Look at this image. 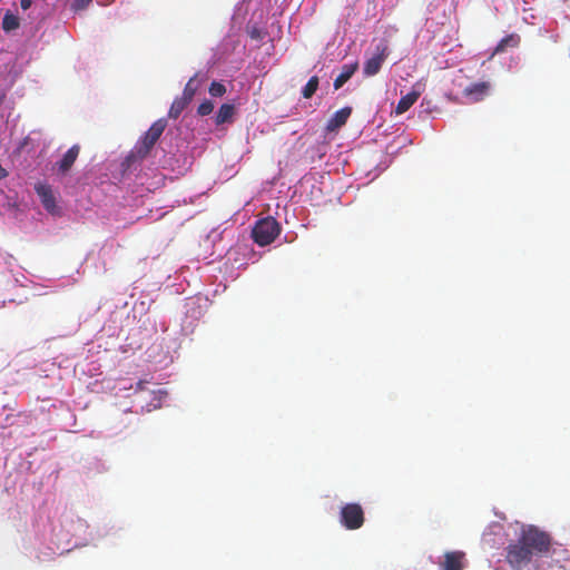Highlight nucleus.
Segmentation results:
<instances>
[{"label":"nucleus","instance_id":"nucleus-1","mask_svg":"<svg viewBox=\"0 0 570 570\" xmlns=\"http://www.w3.org/2000/svg\"><path fill=\"white\" fill-rule=\"evenodd\" d=\"M518 539L530 550L533 557L546 556L551 548L550 534L532 524L523 525Z\"/></svg>","mask_w":570,"mask_h":570},{"label":"nucleus","instance_id":"nucleus-2","mask_svg":"<svg viewBox=\"0 0 570 570\" xmlns=\"http://www.w3.org/2000/svg\"><path fill=\"white\" fill-rule=\"evenodd\" d=\"M166 127V119L160 118L156 120L150 126V128L145 132V135L137 141L132 150V155L140 159L149 155V153L151 151V149L154 148L163 132L165 131Z\"/></svg>","mask_w":570,"mask_h":570},{"label":"nucleus","instance_id":"nucleus-3","mask_svg":"<svg viewBox=\"0 0 570 570\" xmlns=\"http://www.w3.org/2000/svg\"><path fill=\"white\" fill-rule=\"evenodd\" d=\"M279 233L281 226L278 222L268 216L256 222L252 230V237L257 245L266 246L273 243Z\"/></svg>","mask_w":570,"mask_h":570},{"label":"nucleus","instance_id":"nucleus-4","mask_svg":"<svg viewBox=\"0 0 570 570\" xmlns=\"http://www.w3.org/2000/svg\"><path fill=\"white\" fill-rule=\"evenodd\" d=\"M533 554L519 539L507 547L505 560L513 570H524L533 560Z\"/></svg>","mask_w":570,"mask_h":570},{"label":"nucleus","instance_id":"nucleus-5","mask_svg":"<svg viewBox=\"0 0 570 570\" xmlns=\"http://www.w3.org/2000/svg\"><path fill=\"white\" fill-rule=\"evenodd\" d=\"M364 520V511L358 503H346L342 507L340 521L347 530L360 529Z\"/></svg>","mask_w":570,"mask_h":570},{"label":"nucleus","instance_id":"nucleus-6","mask_svg":"<svg viewBox=\"0 0 570 570\" xmlns=\"http://www.w3.org/2000/svg\"><path fill=\"white\" fill-rule=\"evenodd\" d=\"M389 56V46L386 41H381L375 47V53L368 58L363 66V73L366 77H372L379 73L382 68L383 62Z\"/></svg>","mask_w":570,"mask_h":570},{"label":"nucleus","instance_id":"nucleus-7","mask_svg":"<svg viewBox=\"0 0 570 570\" xmlns=\"http://www.w3.org/2000/svg\"><path fill=\"white\" fill-rule=\"evenodd\" d=\"M491 90L490 81H480L469 85L463 89V97L468 99L469 102L475 104L480 102L489 96Z\"/></svg>","mask_w":570,"mask_h":570},{"label":"nucleus","instance_id":"nucleus-8","mask_svg":"<svg viewBox=\"0 0 570 570\" xmlns=\"http://www.w3.org/2000/svg\"><path fill=\"white\" fill-rule=\"evenodd\" d=\"M423 91V83L416 82L415 85H413L412 90L399 100L395 107V114L402 115L406 112L416 102V100L420 98Z\"/></svg>","mask_w":570,"mask_h":570},{"label":"nucleus","instance_id":"nucleus-9","mask_svg":"<svg viewBox=\"0 0 570 570\" xmlns=\"http://www.w3.org/2000/svg\"><path fill=\"white\" fill-rule=\"evenodd\" d=\"M521 45V36L517 32H512L503 37L498 45L494 47L490 59L493 58L497 55L503 53L508 51L509 49H515L519 48Z\"/></svg>","mask_w":570,"mask_h":570},{"label":"nucleus","instance_id":"nucleus-10","mask_svg":"<svg viewBox=\"0 0 570 570\" xmlns=\"http://www.w3.org/2000/svg\"><path fill=\"white\" fill-rule=\"evenodd\" d=\"M352 108L344 107L340 110H337L332 118L327 121L326 130L327 131H335L340 129L342 126H344L351 116Z\"/></svg>","mask_w":570,"mask_h":570},{"label":"nucleus","instance_id":"nucleus-11","mask_svg":"<svg viewBox=\"0 0 570 570\" xmlns=\"http://www.w3.org/2000/svg\"><path fill=\"white\" fill-rule=\"evenodd\" d=\"M79 151L80 147L78 145H73L67 150L62 159L59 163H57L59 173L66 174L70 170L76 159L78 158Z\"/></svg>","mask_w":570,"mask_h":570},{"label":"nucleus","instance_id":"nucleus-12","mask_svg":"<svg viewBox=\"0 0 570 570\" xmlns=\"http://www.w3.org/2000/svg\"><path fill=\"white\" fill-rule=\"evenodd\" d=\"M36 190L41 199V204L43 205V207L48 212L53 213L56 209V199L51 188L47 185H40L36 188Z\"/></svg>","mask_w":570,"mask_h":570},{"label":"nucleus","instance_id":"nucleus-13","mask_svg":"<svg viewBox=\"0 0 570 570\" xmlns=\"http://www.w3.org/2000/svg\"><path fill=\"white\" fill-rule=\"evenodd\" d=\"M464 553L461 551L448 552L444 556L443 570H462Z\"/></svg>","mask_w":570,"mask_h":570},{"label":"nucleus","instance_id":"nucleus-14","mask_svg":"<svg viewBox=\"0 0 570 570\" xmlns=\"http://www.w3.org/2000/svg\"><path fill=\"white\" fill-rule=\"evenodd\" d=\"M357 68H358L357 62L344 65L342 67L341 73L334 80V88L337 90L341 87H343V85L345 82H347L352 78V76L356 72Z\"/></svg>","mask_w":570,"mask_h":570},{"label":"nucleus","instance_id":"nucleus-15","mask_svg":"<svg viewBox=\"0 0 570 570\" xmlns=\"http://www.w3.org/2000/svg\"><path fill=\"white\" fill-rule=\"evenodd\" d=\"M235 110L236 109L233 104H223L215 116V124L220 126L225 122H232Z\"/></svg>","mask_w":570,"mask_h":570},{"label":"nucleus","instance_id":"nucleus-16","mask_svg":"<svg viewBox=\"0 0 570 570\" xmlns=\"http://www.w3.org/2000/svg\"><path fill=\"white\" fill-rule=\"evenodd\" d=\"M189 104L190 101L183 96L177 97L170 106L168 117L171 119H177Z\"/></svg>","mask_w":570,"mask_h":570},{"label":"nucleus","instance_id":"nucleus-17","mask_svg":"<svg viewBox=\"0 0 570 570\" xmlns=\"http://www.w3.org/2000/svg\"><path fill=\"white\" fill-rule=\"evenodd\" d=\"M19 27H20L19 17L11 13L10 11H7L2 19V29L6 32H10V31L17 30Z\"/></svg>","mask_w":570,"mask_h":570},{"label":"nucleus","instance_id":"nucleus-18","mask_svg":"<svg viewBox=\"0 0 570 570\" xmlns=\"http://www.w3.org/2000/svg\"><path fill=\"white\" fill-rule=\"evenodd\" d=\"M196 78H197V75H195L194 77H191V78L187 81V83H186V86H185V88H184V90H183V95H181L184 98H186V99H187V100H189L190 102H191V100L194 99L195 94H196V91H197V89H198V86H197V83H196Z\"/></svg>","mask_w":570,"mask_h":570},{"label":"nucleus","instance_id":"nucleus-19","mask_svg":"<svg viewBox=\"0 0 570 570\" xmlns=\"http://www.w3.org/2000/svg\"><path fill=\"white\" fill-rule=\"evenodd\" d=\"M318 88V78L316 76H313L309 78L305 87L303 88L302 95L304 98L308 99L311 98Z\"/></svg>","mask_w":570,"mask_h":570},{"label":"nucleus","instance_id":"nucleus-20","mask_svg":"<svg viewBox=\"0 0 570 570\" xmlns=\"http://www.w3.org/2000/svg\"><path fill=\"white\" fill-rule=\"evenodd\" d=\"M209 95L213 97H223L226 94V87L224 83L213 81L209 86Z\"/></svg>","mask_w":570,"mask_h":570},{"label":"nucleus","instance_id":"nucleus-21","mask_svg":"<svg viewBox=\"0 0 570 570\" xmlns=\"http://www.w3.org/2000/svg\"><path fill=\"white\" fill-rule=\"evenodd\" d=\"M214 107V102L209 99H206L198 106L197 114L202 117L208 116L213 112Z\"/></svg>","mask_w":570,"mask_h":570},{"label":"nucleus","instance_id":"nucleus-22","mask_svg":"<svg viewBox=\"0 0 570 570\" xmlns=\"http://www.w3.org/2000/svg\"><path fill=\"white\" fill-rule=\"evenodd\" d=\"M92 0H75L72 3V8L75 10H81L87 7Z\"/></svg>","mask_w":570,"mask_h":570},{"label":"nucleus","instance_id":"nucleus-23","mask_svg":"<svg viewBox=\"0 0 570 570\" xmlns=\"http://www.w3.org/2000/svg\"><path fill=\"white\" fill-rule=\"evenodd\" d=\"M32 4V0H20V7L23 10H28Z\"/></svg>","mask_w":570,"mask_h":570},{"label":"nucleus","instance_id":"nucleus-24","mask_svg":"<svg viewBox=\"0 0 570 570\" xmlns=\"http://www.w3.org/2000/svg\"><path fill=\"white\" fill-rule=\"evenodd\" d=\"M142 383H144V382H141V381L138 383V387H139V389H141V387H142Z\"/></svg>","mask_w":570,"mask_h":570}]
</instances>
